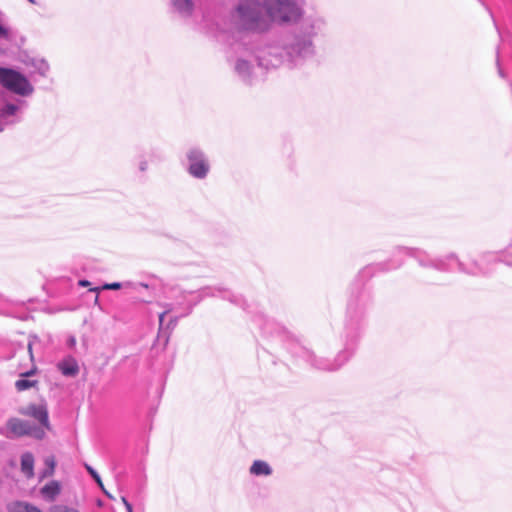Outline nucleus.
Returning a JSON list of instances; mask_svg holds the SVG:
<instances>
[{
    "label": "nucleus",
    "instance_id": "obj_18",
    "mask_svg": "<svg viewBox=\"0 0 512 512\" xmlns=\"http://www.w3.org/2000/svg\"><path fill=\"white\" fill-rule=\"evenodd\" d=\"M38 384L37 380L19 379L15 382V388L18 392L25 391L27 389L36 387Z\"/></svg>",
    "mask_w": 512,
    "mask_h": 512
},
{
    "label": "nucleus",
    "instance_id": "obj_2",
    "mask_svg": "<svg viewBox=\"0 0 512 512\" xmlns=\"http://www.w3.org/2000/svg\"><path fill=\"white\" fill-rule=\"evenodd\" d=\"M232 19L241 31L261 34L270 30L264 0H239L232 11Z\"/></svg>",
    "mask_w": 512,
    "mask_h": 512
},
{
    "label": "nucleus",
    "instance_id": "obj_13",
    "mask_svg": "<svg viewBox=\"0 0 512 512\" xmlns=\"http://www.w3.org/2000/svg\"><path fill=\"white\" fill-rule=\"evenodd\" d=\"M173 8L182 16L188 17L192 14L194 3L192 0H170Z\"/></svg>",
    "mask_w": 512,
    "mask_h": 512
},
{
    "label": "nucleus",
    "instance_id": "obj_17",
    "mask_svg": "<svg viewBox=\"0 0 512 512\" xmlns=\"http://www.w3.org/2000/svg\"><path fill=\"white\" fill-rule=\"evenodd\" d=\"M30 65L34 68V72L41 76H46L49 71V64L44 59H32Z\"/></svg>",
    "mask_w": 512,
    "mask_h": 512
},
{
    "label": "nucleus",
    "instance_id": "obj_14",
    "mask_svg": "<svg viewBox=\"0 0 512 512\" xmlns=\"http://www.w3.org/2000/svg\"><path fill=\"white\" fill-rule=\"evenodd\" d=\"M21 470L27 478L34 476V457L31 453H24L22 455Z\"/></svg>",
    "mask_w": 512,
    "mask_h": 512
},
{
    "label": "nucleus",
    "instance_id": "obj_24",
    "mask_svg": "<svg viewBox=\"0 0 512 512\" xmlns=\"http://www.w3.org/2000/svg\"><path fill=\"white\" fill-rule=\"evenodd\" d=\"M85 468L87 469V471L89 472V474L94 478V479H98V474L97 472L88 464L85 465Z\"/></svg>",
    "mask_w": 512,
    "mask_h": 512
},
{
    "label": "nucleus",
    "instance_id": "obj_15",
    "mask_svg": "<svg viewBox=\"0 0 512 512\" xmlns=\"http://www.w3.org/2000/svg\"><path fill=\"white\" fill-rule=\"evenodd\" d=\"M8 512H43V511L30 503L17 501L8 506Z\"/></svg>",
    "mask_w": 512,
    "mask_h": 512
},
{
    "label": "nucleus",
    "instance_id": "obj_10",
    "mask_svg": "<svg viewBox=\"0 0 512 512\" xmlns=\"http://www.w3.org/2000/svg\"><path fill=\"white\" fill-rule=\"evenodd\" d=\"M20 106L16 104H6L0 109V132L6 125L13 124L17 121V112Z\"/></svg>",
    "mask_w": 512,
    "mask_h": 512
},
{
    "label": "nucleus",
    "instance_id": "obj_3",
    "mask_svg": "<svg viewBox=\"0 0 512 512\" xmlns=\"http://www.w3.org/2000/svg\"><path fill=\"white\" fill-rule=\"evenodd\" d=\"M265 12L272 24H296L303 16L304 9L297 0H264Z\"/></svg>",
    "mask_w": 512,
    "mask_h": 512
},
{
    "label": "nucleus",
    "instance_id": "obj_11",
    "mask_svg": "<svg viewBox=\"0 0 512 512\" xmlns=\"http://www.w3.org/2000/svg\"><path fill=\"white\" fill-rule=\"evenodd\" d=\"M58 369L64 376L68 377H74L79 373L78 363L72 357L65 358L61 362H59Z\"/></svg>",
    "mask_w": 512,
    "mask_h": 512
},
{
    "label": "nucleus",
    "instance_id": "obj_31",
    "mask_svg": "<svg viewBox=\"0 0 512 512\" xmlns=\"http://www.w3.org/2000/svg\"><path fill=\"white\" fill-rule=\"evenodd\" d=\"M499 74H500L501 77H504L503 72H502L501 69H499Z\"/></svg>",
    "mask_w": 512,
    "mask_h": 512
},
{
    "label": "nucleus",
    "instance_id": "obj_29",
    "mask_svg": "<svg viewBox=\"0 0 512 512\" xmlns=\"http://www.w3.org/2000/svg\"><path fill=\"white\" fill-rule=\"evenodd\" d=\"M79 284L82 285V286H87L89 284V282L86 281V280H82V281L79 282Z\"/></svg>",
    "mask_w": 512,
    "mask_h": 512
},
{
    "label": "nucleus",
    "instance_id": "obj_1",
    "mask_svg": "<svg viewBox=\"0 0 512 512\" xmlns=\"http://www.w3.org/2000/svg\"><path fill=\"white\" fill-rule=\"evenodd\" d=\"M296 24L297 34L287 51L290 59L295 62L298 59L313 56L314 45L312 39L326 30L327 21L321 13L313 12L306 16L303 15Z\"/></svg>",
    "mask_w": 512,
    "mask_h": 512
},
{
    "label": "nucleus",
    "instance_id": "obj_22",
    "mask_svg": "<svg viewBox=\"0 0 512 512\" xmlns=\"http://www.w3.org/2000/svg\"><path fill=\"white\" fill-rule=\"evenodd\" d=\"M121 288V283H118V282H114V283H110V284H105L102 289H105V290H118Z\"/></svg>",
    "mask_w": 512,
    "mask_h": 512
},
{
    "label": "nucleus",
    "instance_id": "obj_7",
    "mask_svg": "<svg viewBox=\"0 0 512 512\" xmlns=\"http://www.w3.org/2000/svg\"><path fill=\"white\" fill-rule=\"evenodd\" d=\"M239 56L236 59L234 70L236 74L245 82H250L255 75V63H257L254 52L247 49L239 50Z\"/></svg>",
    "mask_w": 512,
    "mask_h": 512
},
{
    "label": "nucleus",
    "instance_id": "obj_28",
    "mask_svg": "<svg viewBox=\"0 0 512 512\" xmlns=\"http://www.w3.org/2000/svg\"><path fill=\"white\" fill-rule=\"evenodd\" d=\"M95 480H96V482L99 484V486L101 487V489L103 490V489H104V487H103V483H102V481H101L100 476H98V479H95Z\"/></svg>",
    "mask_w": 512,
    "mask_h": 512
},
{
    "label": "nucleus",
    "instance_id": "obj_20",
    "mask_svg": "<svg viewBox=\"0 0 512 512\" xmlns=\"http://www.w3.org/2000/svg\"><path fill=\"white\" fill-rule=\"evenodd\" d=\"M0 38L1 39H9L10 38V30L6 25L5 17L0 12Z\"/></svg>",
    "mask_w": 512,
    "mask_h": 512
},
{
    "label": "nucleus",
    "instance_id": "obj_16",
    "mask_svg": "<svg viewBox=\"0 0 512 512\" xmlns=\"http://www.w3.org/2000/svg\"><path fill=\"white\" fill-rule=\"evenodd\" d=\"M250 473L256 476L261 475H270L272 473V470L268 463L261 460H256L253 462L252 466L250 467Z\"/></svg>",
    "mask_w": 512,
    "mask_h": 512
},
{
    "label": "nucleus",
    "instance_id": "obj_19",
    "mask_svg": "<svg viewBox=\"0 0 512 512\" xmlns=\"http://www.w3.org/2000/svg\"><path fill=\"white\" fill-rule=\"evenodd\" d=\"M45 465L47 468L42 472L41 479L50 477L55 472L56 460L54 456H49L45 459Z\"/></svg>",
    "mask_w": 512,
    "mask_h": 512
},
{
    "label": "nucleus",
    "instance_id": "obj_5",
    "mask_svg": "<svg viewBox=\"0 0 512 512\" xmlns=\"http://www.w3.org/2000/svg\"><path fill=\"white\" fill-rule=\"evenodd\" d=\"M0 83L8 90L20 96H29L34 91L28 79L12 69L0 68Z\"/></svg>",
    "mask_w": 512,
    "mask_h": 512
},
{
    "label": "nucleus",
    "instance_id": "obj_21",
    "mask_svg": "<svg viewBox=\"0 0 512 512\" xmlns=\"http://www.w3.org/2000/svg\"><path fill=\"white\" fill-rule=\"evenodd\" d=\"M50 512H79L76 509L64 506V505H55L51 508Z\"/></svg>",
    "mask_w": 512,
    "mask_h": 512
},
{
    "label": "nucleus",
    "instance_id": "obj_23",
    "mask_svg": "<svg viewBox=\"0 0 512 512\" xmlns=\"http://www.w3.org/2000/svg\"><path fill=\"white\" fill-rule=\"evenodd\" d=\"M138 169L141 172H145L148 169V161L143 159L138 164Z\"/></svg>",
    "mask_w": 512,
    "mask_h": 512
},
{
    "label": "nucleus",
    "instance_id": "obj_6",
    "mask_svg": "<svg viewBox=\"0 0 512 512\" xmlns=\"http://www.w3.org/2000/svg\"><path fill=\"white\" fill-rule=\"evenodd\" d=\"M187 171L197 179H204L210 171V161L199 147H191L186 152Z\"/></svg>",
    "mask_w": 512,
    "mask_h": 512
},
{
    "label": "nucleus",
    "instance_id": "obj_8",
    "mask_svg": "<svg viewBox=\"0 0 512 512\" xmlns=\"http://www.w3.org/2000/svg\"><path fill=\"white\" fill-rule=\"evenodd\" d=\"M6 428L14 437L32 436L36 439H43L45 437V430L43 428L32 426L28 421L17 417L8 419Z\"/></svg>",
    "mask_w": 512,
    "mask_h": 512
},
{
    "label": "nucleus",
    "instance_id": "obj_30",
    "mask_svg": "<svg viewBox=\"0 0 512 512\" xmlns=\"http://www.w3.org/2000/svg\"><path fill=\"white\" fill-rule=\"evenodd\" d=\"M103 492L110 498L114 499V497L111 495V493H108L105 489H103Z\"/></svg>",
    "mask_w": 512,
    "mask_h": 512
},
{
    "label": "nucleus",
    "instance_id": "obj_4",
    "mask_svg": "<svg viewBox=\"0 0 512 512\" xmlns=\"http://www.w3.org/2000/svg\"><path fill=\"white\" fill-rule=\"evenodd\" d=\"M289 49L290 45L285 47L279 45L264 47L257 52V65L265 69L277 68L283 64H287L289 67L300 65L304 59H298L297 62L293 61L287 54Z\"/></svg>",
    "mask_w": 512,
    "mask_h": 512
},
{
    "label": "nucleus",
    "instance_id": "obj_32",
    "mask_svg": "<svg viewBox=\"0 0 512 512\" xmlns=\"http://www.w3.org/2000/svg\"><path fill=\"white\" fill-rule=\"evenodd\" d=\"M30 2H34V0H29Z\"/></svg>",
    "mask_w": 512,
    "mask_h": 512
},
{
    "label": "nucleus",
    "instance_id": "obj_26",
    "mask_svg": "<svg viewBox=\"0 0 512 512\" xmlns=\"http://www.w3.org/2000/svg\"><path fill=\"white\" fill-rule=\"evenodd\" d=\"M34 373H35V369H32V370H30V371H27V372H25V373H22L20 376H21V377H29V376L33 375Z\"/></svg>",
    "mask_w": 512,
    "mask_h": 512
},
{
    "label": "nucleus",
    "instance_id": "obj_27",
    "mask_svg": "<svg viewBox=\"0 0 512 512\" xmlns=\"http://www.w3.org/2000/svg\"><path fill=\"white\" fill-rule=\"evenodd\" d=\"M165 315H166V312H163V313H161L159 315V324H160V326L163 324Z\"/></svg>",
    "mask_w": 512,
    "mask_h": 512
},
{
    "label": "nucleus",
    "instance_id": "obj_9",
    "mask_svg": "<svg viewBox=\"0 0 512 512\" xmlns=\"http://www.w3.org/2000/svg\"><path fill=\"white\" fill-rule=\"evenodd\" d=\"M19 413L22 416L33 418L40 424V428H43L44 430H51L48 408L45 402L40 404L30 403L25 407H21L19 409Z\"/></svg>",
    "mask_w": 512,
    "mask_h": 512
},
{
    "label": "nucleus",
    "instance_id": "obj_12",
    "mask_svg": "<svg viewBox=\"0 0 512 512\" xmlns=\"http://www.w3.org/2000/svg\"><path fill=\"white\" fill-rule=\"evenodd\" d=\"M40 493L44 499L54 501L61 493V484L57 480H52L41 488Z\"/></svg>",
    "mask_w": 512,
    "mask_h": 512
},
{
    "label": "nucleus",
    "instance_id": "obj_25",
    "mask_svg": "<svg viewBox=\"0 0 512 512\" xmlns=\"http://www.w3.org/2000/svg\"><path fill=\"white\" fill-rule=\"evenodd\" d=\"M121 501L124 504L127 512H133L132 505L127 501V499L125 497H121Z\"/></svg>",
    "mask_w": 512,
    "mask_h": 512
}]
</instances>
